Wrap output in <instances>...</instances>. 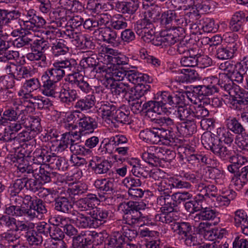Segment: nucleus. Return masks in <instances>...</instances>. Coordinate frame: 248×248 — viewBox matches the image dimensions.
Returning <instances> with one entry per match:
<instances>
[{"label": "nucleus", "instance_id": "nucleus-1", "mask_svg": "<svg viewBox=\"0 0 248 248\" xmlns=\"http://www.w3.org/2000/svg\"><path fill=\"white\" fill-rule=\"evenodd\" d=\"M234 135L225 127L217 129L216 134L204 133L201 137L202 145L220 158L225 160L232 155L230 149L233 142Z\"/></svg>", "mask_w": 248, "mask_h": 248}, {"label": "nucleus", "instance_id": "nucleus-2", "mask_svg": "<svg viewBox=\"0 0 248 248\" xmlns=\"http://www.w3.org/2000/svg\"><path fill=\"white\" fill-rule=\"evenodd\" d=\"M57 62L62 78L66 75V81L71 85L77 86L84 93L89 92L91 87L85 80L84 75L81 73V67L76 60L66 59Z\"/></svg>", "mask_w": 248, "mask_h": 248}, {"label": "nucleus", "instance_id": "nucleus-3", "mask_svg": "<svg viewBox=\"0 0 248 248\" xmlns=\"http://www.w3.org/2000/svg\"><path fill=\"white\" fill-rule=\"evenodd\" d=\"M190 92H176L171 93L167 91L157 93V100H152L154 112L157 114L170 113L172 108L176 107L179 104H184L186 96L189 97Z\"/></svg>", "mask_w": 248, "mask_h": 248}, {"label": "nucleus", "instance_id": "nucleus-4", "mask_svg": "<svg viewBox=\"0 0 248 248\" xmlns=\"http://www.w3.org/2000/svg\"><path fill=\"white\" fill-rule=\"evenodd\" d=\"M99 110L103 121L110 127L116 128L120 124L129 123V112L118 108L112 102H102Z\"/></svg>", "mask_w": 248, "mask_h": 248}, {"label": "nucleus", "instance_id": "nucleus-5", "mask_svg": "<svg viewBox=\"0 0 248 248\" xmlns=\"http://www.w3.org/2000/svg\"><path fill=\"white\" fill-rule=\"evenodd\" d=\"M58 68V62L56 61L42 76L43 87L42 93L46 96L53 97L56 94V84L62 79Z\"/></svg>", "mask_w": 248, "mask_h": 248}, {"label": "nucleus", "instance_id": "nucleus-6", "mask_svg": "<svg viewBox=\"0 0 248 248\" xmlns=\"http://www.w3.org/2000/svg\"><path fill=\"white\" fill-rule=\"evenodd\" d=\"M179 11L168 10L162 14L159 20L160 24L166 27L167 28L176 30L181 32H184V27L188 24L189 19L183 17Z\"/></svg>", "mask_w": 248, "mask_h": 248}, {"label": "nucleus", "instance_id": "nucleus-7", "mask_svg": "<svg viewBox=\"0 0 248 248\" xmlns=\"http://www.w3.org/2000/svg\"><path fill=\"white\" fill-rule=\"evenodd\" d=\"M171 132L169 130L159 129V127H153L140 131V138L143 141L152 144H157L163 140L169 144ZM167 144V143H166Z\"/></svg>", "mask_w": 248, "mask_h": 248}, {"label": "nucleus", "instance_id": "nucleus-8", "mask_svg": "<svg viewBox=\"0 0 248 248\" xmlns=\"http://www.w3.org/2000/svg\"><path fill=\"white\" fill-rule=\"evenodd\" d=\"M104 53H101L102 60L101 61L107 66L110 65L112 67L119 68L124 67L128 64L129 59L124 55L115 54V50L112 48H106Z\"/></svg>", "mask_w": 248, "mask_h": 248}, {"label": "nucleus", "instance_id": "nucleus-9", "mask_svg": "<svg viewBox=\"0 0 248 248\" xmlns=\"http://www.w3.org/2000/svg\"><path fill=\"white\" fill-rule=\"evenodd\" d=\"M21 101H16L14 103V106L18 105L15 108H6L3 112L2 117L0 118V124L4 125L7 121H16L19 119L21 123V118L27 113V107L20 104Z\"/></svg>", "mask_w": 248, "mask_h": 248}, {"label": "nucleus", "instance_id": "nucleus-10", "mask_svg": "<svg viewBox=\"0 0 248 248\" xmlns=\"http://www.w3.org/2000/svg\"><path fill=\"white\" fill-rule=\"evenodd\" d=\"M98 236V233L94 231H82L73 237L72 248H93V239Z\"/></svg>", "mask_w": 248, "mask_h": 248}, {"label": "nucleus", "instance_id": "nucleus-11", "mask_svg": "<svg viewBox=\"0 0 248 248\" xmlns=\"http://www.w3.org/2000/svg\"><path fill=\"white\" fill-rule=\"evenodd\" d=\"M222 80H227V78H221ZM224 81V83H222L223 89L229 94L230 95H233L234 94L243 103V106L248 105V91L244 89L240 88L239 86L234 84L232 81Z\"/></svg>", "mask_w": 248, "mask_h": 248}, {"label": "nucleus", "instance_id": "nucleus-12", "mask_svg": "<svg viewBox=\"0 0 248 248\" xmlns=\"http://www.w3.org/2000/svg\"><path fill=\"white\" fill-rule=\"evenodd\" d=\"M26 188L34 193L39 191V196L47 200L49 196L56 195L58 192L55 190L42 187V182L38 179L25 178Z\"/></svg>", "mask_w": 248, "mask_h": 248}, {"label": "nucleus", "instance_id": "nucleus-13", "mask_svg": "<svg viewBox=\"0 0 248 248\" xmlns=\"http://www.w3.org/2000/svg\"><path fill=\"white\" fill-rule=\"evenodd\" d=\"M89 167L97 175H106L110 173L111 162L98 156H93L90 160Z\"/></svg>", "mask_w": 248, "mask_h": 248}, {"label": "nucleus", "instance_id": "nucleus-14", "mask_svg": "<svg viewBox=\"0 0 248 248\" xmlns=\"http://www.w3.org/2000/svg\"><path fill=\"white\" fill-rule=\"evenodd\" d=\"M114 183L113 180L106 178L95 181L94 186L98 191L99 198L101 197L106 201L114 193Z\"/></svg>", "mask_w": 248, "mask_h": 248}, {"label": "nucleus", "instance_id": "nucleus-15", "mask_svg": "<svg viewBox=\"0 0 248 248\" xmlns=\"http://www.w3.org/2000/svg\"><path fill=\"white\" fill-rule=\"evenodd\" d=\"M99 197L98 193L97 194L88 193L85 197L81 198L78 201V207L81 211H92L97 207L96 206L98 205L100 202L105 201L103 198Z\"/></svg>", "mask_w": 248, "mask_h": 248}, {"label": "nucleus", "instance_id": "nucleus-16", "mask_svg": "<svg viewBox=\"0 0 248 248\" xmlns=\"http://www.w3.org/2000/svg\"><path fill=\"white\" fill-rule=\"evenodd\" d=\"M211 76L205 78L204 80L205 82L210 83L208 85H202L194 86L193 87V92L197 94L200 97H201V99L203 98L204 96L211 95L214 93L219 92V89L216 85L217 82H213L212 79L209 80Z\"/></svg>", "mask_w": 248, "mask_h": 248}, {"label": "nucleus", "instance_id": "nucleus-17", "mask_svg": "<svg viewBox=\"0 0 248 248\" xmlns=\"http://www.w3.org/2000/svg\"><path fill=\"white\" fill-rule=\"evenodd\" d=\"M103 75L107 81H123L125 79L127 69L129 68L126 66L118 68L106 66Z\"/></svg>", "mask_w": 248, "mask_h": 248}, {"label": "nucleus", "instance_id": "nucleus-18", "mask_svg": "<svg viewBox=\"0 0 248 248\" xmlns=\"http://www.w3.org/2000/svg\"><path fill=\"white\" fill-rule=\"evenodd\" d=\"M80 67L82 66L84 68H91V72L96 73L104 74L106 66L101 65L99 63V59L95 54H93L90 57L83 58L80 61Z\"/></svg>", "mask_w": 248, "mask_h": 248}, {"label": "nucleus", "instance_id": "nucleus-19", "mask_svg": "<svg viewBox=\"0 0 248 248\" xmlns=\"http://www.w3.org/2000/svg\"><path fill=\"white\" fill-rule=\"evenodd\" d=\"M87 213L92 217L96 228L106 223L111 214L109 210L97 207Z\"/></svg>", "mask_w": 248, "mask_h": 248}, {"label": "nucleus", "instance_id": "nucleus-20", "mask_svg": "<svg viewBox=\"0 0 248 248\" xmlns=\"http://www.w3.org/2000/svg\"><path fill=\"white\" fill-rule=\"evenodd\" d=\"M40 118L36 116H30L27 113L23 114L21 118V123L24 127L30 131L34 132L35 135L41 131L42 127Z\"/></svg>", "mask_w": 248, "mask_h": 248}, {"label": "nucleus", "instance_id": "nucleus-21", "mask_svg": "<svg viewBox=\"0 0 248 248\" xmlns=\"http://www.w3.org/2000/svg\"><path fill=\"white\" fill-rule=\"evenodd\" d=\"M53 206L55 210L58 212L69 214L71 213L73 208V204L69 199L61 195H58L54 198Z\"/></svg>", "mask_w": 248, "mask_h": 248}, {"label": "nucleus", "instance_id": "nucleus-22", "mask_svg": "<svg viewBox=\"0 0 248 248\" xmlns=\"http://www.w3.org/2000/svg\"><path fill=\"white\" fill-rule=\"evenodd\" d=\"M211 224L208 222H201L197 227L198 232L209 240H213L216 238H221L223 232L221 233L218 230L215 231L211 228Z\"/></svg>", "mask_w": 248, "mask_h": 248}, {"label": "nucleus", "instance_id": "nucleus-23", "mask_svg": "<svg viewBox=\"0 0 248 248\" xmlns=\"http://www.w3.org/2000/svg\"><path fill=\"white\" fill-rule=\"evenodd\" d=\"M174 194L165 195H159L157 198V203L161 206V212H173L174 208L177 206L176 201L174 200Z\"/></svg>", "mask_w": 248, "mask_h": 248}, {"label": "nucleus", "instance_id": "nucleus-24", "mask_svg": "<svg viewBox=\"0 0 248 248\" xmlns=\"http://www.w3.org/2000/svg\"><path fill=\"white\" fill-rule=\"evenodd\" d=\"M245 13L243 11L235 12L229 22V27L233 32H245L244 30Z\"/></svg>", "mask_w": 248, "mask_h": 248}, {"label": "nucleus", "instance_id": "nucleus-25", "mask_svg": "<svg viewBox=\"0 0 248 248\" xmlns=\"http://www.w3.org/2000/svg\"><path fill=\"white\" fill-rule=\"evenodd\" d=\"M143 101L141 99L129 100V104L131 109L134 113L143 112H154L153 101L145 102L143 104Z\"/></svg>", "mask_w": 248, "mask_h": 248}, {"label": "nucleus", "instance_id": "nucleus-26", "mask_svg": "<svg viewBox=\"0 0 248 248\" xmlns=\"http://www.w3.org/2000/svg\"><path fill=\"white\" fill-rule=\"evenodd\" d=\"M99 35L104 42L113 46H117L120 43V38L118 32L109 27L100 28L98 30Z\"/></svg>", "mask_w": 248, "mask_h": 248}, {"label": "nucleus", "instance_id": "nucleus-27", "mask_svg": "<svg viewBox=\"0 0 248 248\" xmlns=\"http://www.w3.org/2000/svg\"><path fill=\"white\" fill-rule=\"evenodd\" d=\"M125 237L122 231H115L107 237V248H123L125 244Z\"/></svg>", "mask_w": 248, "mask_h": 248}, {"label": "nucleus", "instance_id": "nucleus-28", "mask_svg": "<svg viewBox=\"0 0 248 248\" xmlns=\"http://www.w3.org/2000/svg\"><path fill=\"white\" fill-rule=\"evenodd\" d=\"M234 224L237 227H241L242 232L248 236V217L246 212L239 209L234 212Z\"/></svg>", "mask_w": 248, "mask_h": 248}, {"label": "nucleus", "instance_id": "nucleus-29", "mask_svg": "<svg viewBox=\"0 0 248 248\" xmlns=\"http://www.w3.org/2000/svg\"><path fill=\"white\" fill-rule=\"evenodd\" d=\"M171 229L173 232L181 238L192 232L194 230L192 224L185 221L174 222L171 224Z\"/></svg>", "mask_w": 248, "mask_h": 248}, {"label": "nucleus", "instance_id": "nucleus-30", "mask_svg": "<svg viewBox=\"0 0 248 248\" xmlns=\"http://www.w3.org/2000/svg\"><path fill=\"white\" fill-rule=\"evenodd\" d=\"M25 216L30 219H33L35 218H41L43 215L46 214L47 209L42 200L40 199L39 202L31 209H25Z\"/></svg>", "mask_w": 248, "mask_h": 248}, {"label": "nucleus", "instance_id": "nucleus-31", "mask_svg": "<svg viewBox=\"0 0 248 248\" xmlns=\"http://www.w3.org/2000/svg\"><path fill=\"white\" fill-rule=\"evenodd\" d=\"M139 7L138 0H130L128 1H117L115 4V8L118 12L122 14H134Z\"/></svg>", "mask_w": 248, "mask_h": 248}, {"label": "nucleus", "instance_id": "nucleus-32", "mask_svg": "<svg viewBox=\"0 0 248 248\" xmlns=\"http://www.w3.org/2000/svg\"><path fill=\"white\" fill-rule=\"evenodd\" d=\"M12 160L15 163V166L17 168V172L30 174L31 169H32V164H29L24 155L22 154L15 155Z\"/></svg>", "mask_w": 248, "mask_h": 248}, {"label": "nucleus", "instance_id": "nucleus-33", "mask_svg": "<svg viewBox=\"0 0 248 248\" xmlns=\"http://www.w3.org/2000/svg\"><path fill=\"white\" fill-rule=\"evenodd\" d=\"M236 193L232 190H229L223 193L222 195H216L215 198L212 200L214 202L215 207L227 206L232 200H233L236 197Z\"/></svg>", "mask_w": 248, "mask_h": 248}, {"label": "nucleus", "instance_id": "nucleus-34", "mask_svg": "<svg viewBox=\"0 0 248 248\" xmlns=\"http://www.w3.org/2000/svg\"><path fill=\"white\" fill-rule=\"evenodd\" d=\"M95 102V97L94 94H88L80 98L76 102L74 108L79 111H85L93 108Z\"/></svg>", "mask_w": 248, "mask_h": 248}, {"label": "nucleus", "instance_id": "nucleus-35", "mask_svg": "<svg viewBox=\"0 0 248 248\" xmlns=\"http://www.w3.org/2000/svg\"><path fill=\"white\" fill-rule=\"evenodd\" d=\"M21 16V13L18 10H8L5 25H7L12 29L21 28L23 26L20 18Z\"/></svg>", "mask_w": 248, "mask_h": 248}, {"label": "nucleus", "instance_id": "nucleus-36", "mask_svg": "<svg viewBox=\"0 0 248 248\" xmlns=\"http://www.w3.org/2000/svg\"><path fill=\"white\" fill-rule=\"evenodd\" d=\"M78 126L84 133H92L97 127V123L94 118L83 114Z\"/></svg>", "mask_w": 248, "mask_h": 248}, {"label": "nucleus", "instance_id": "nucleus-37", "mask_svg": "<svg viewBox=\"0 0 248 248\" xmlns=\"http://www.w3.org/2000/svg\"><path fill=\"white\" fill-rule=\"evenodd\" d=\"M150 78L147 74L138 72L135 70L127 69L125 80L134 84H142V81L150 82Z\"/></svg>", "mask_w": 248, "mask_h": 248}, {"label": "nucleus", "instance_id": "nucleus-38", "mask_svg": "<svg viewBox=\"0 0 248 248\" xmlns=\"http://www.w3.org/2000/svg\"><path fill=\"white\" fill-rule=\"evenodd\" d=\"M78 91L63 86L60 92L59 98L61 102L67 104L74 102L78 98Z\"/></svg>", "mask_w": 248, "mask_h": 248}, {"label": "nucleus", "instance_id": "nucleus-39", "mask_svg": "<svg viewBox=\"0 0 248 248\" xmlns=\"http://www.w3.org/2000/svg\"><path fill=\"white\" fill-rule=\"evenodd\" d=\"M72 214L76 216L72 220L77 227L81 228H96L91 216H86L78 212L76 214L75 212Z\"/></svg>", "mask_w": 248, "mask_h": 248}, {"label": "nucleus", "instance_id": "nucleus-40", "mask_svg": "<svg viewBox=\"0 0 248 248\" xmlns=\"http://www.w3.org/2000/svg\"><path fill=\"white\" fill-rule=\"evenodd\" d=\"M228 158H230L231 164L228 166L227 169L235 176L236 173L239 172V168H241L247 162V159L241 155H231Z\"/></svg>", "mask_w": 248, "mask_h": 248}, {"label": "nucleus", "instance_id": "nucleus-41", "mask_svg": "<svg viewBox=\"0 0 248 248\" xmlns=\"http://www.w3.org/2000/svg\"><path fill=\"white\" fill-rule=\"evenodd\" d=\"M150 89L148 84H139L130 89L129 88L128 94L129 100L141 99Z\"/></svg>", "mask_w": 248, "mask_h": 248}, {"label": "nucleus", "instance_id": "nucleus-42", "mask_svg": "<svg viewBox=\"0 0 248 248\" xmlns=\"http://www.w3.org/2000/svg\"><path fill=\"white\" fill-rule=\"evenodd\" d=\"M179 104L175 111V114L178 118L181 121H187V120H193V106L184 105Z\"/></svg>", "mask_w": 248, "mask_h": 248}, {"label": "nucleus", "instance_id": "nucleus-43", "mask_svg": "<svg viewBox=\"0 0 248 248\" xmlns=\"http://www.w3.org/2000/svg\"><path fill=\"white\" fill-rule=\"evenodd\" d=\"M154 124L158 125L161 127L159 129H163L164 130H169L171 132L170 135V142L173 140V129L175 128V125L173 120L169 117H161L157 119H154Z\"/></svg>", "mask_w": 248, "mask_h": 248}, {"label": "nucleus", "instance_id": "nucleus-44", "mask_svg": "<svg viewBox=\"0 0 248 248\" xmlns=\"http://www.w3.org/2000/svg\"><path fill=\"white\" fill-rule=\"evenodd\" d=\"M235 65L233 64L230 61H227L226 65V69L225 70V73H220L219 74L218 78L215 76H212L210 78H209V80L212 79L213 82H217L218 85L220 87L221 89H223V86H222V83H224V79L222 80V78H228V81L230 80V77L231 74L234 71L235 69ZM228 81L227 80H225V82Z\"/></svg>", "mask_w": 248, "mask_h": 248}, {"label": "nucleus", "instance_id": "nucleus-45", "mask_svg": "<svg viewBox=\"0 0 248 248\" xmlns=\"http://www.w3.org/2000/svg\"><path fill=\"white\" fill-rule=\"evenodd\" d=\"M226 128L236 134H240L245 132V129L242 124L235 117H229L225 121Z\"/></svg>", "mask_w": 248, "mask_h": 248}, {"label": "nucleus", "instance_id": "nucleus-46", "mask_svg": "<svg viewBox=\"0 0 248 248\" xmlns=\"http://www.w3.org/2000/svg\"><path fill=\"white\" fill-rule=\"evenodd\" d=\"M110 89L113 96L123 98L128 92L129 85L126 83L113 82L110 84Z\"/></svg>", "mask_w": 248, "mask_h": 248}, {"label": "nucleus", "instance_id": "nucleus-47", "mask_svg": "<svg viewBox=\"0 0 248 248\" xmlns=\"http://www.w3.org/2000/svg\"><path fill=\"white\" fill-rule=\"evenodd\" d=\"M0 141L6 143L5 147L9 152L13 153L18 148L15 146V138L6 128L2 132H0Z\"/></svg>", "mask_w": 248, "mask_h": 248}, {"label": "nucleus", "instance_id": "nucleus-48", "mask_svg": "<svg viewBox=\"0 0 248 248\" xmlns=\"http://www.w3.org/2000/svg\"><path fill=\"white\" fill-rule=\"evenodd\" d=\"M36 16L35 11L33 9L25 10L22 14L21 19L23 28L26 30H33V25Z\"/></svg>", "mask_w": 248, "mask_h": 248}, {"label": "nucleus", "instance_id": "nucleus-49", "mask_svg": "<svg viewBox=\"0 0 248 248\" xmlns=\"http://www.w3.org/2000/svg\"><path fill=\"white\" fill-rule=\"evenodd\" d=\"M34 224L29 221L17 220L14 231L26 237L34 228Z\"/></svg>", "mask_w": 248, "mask_h": 248}, {"label": "nucleus", "instance_id": "nucleus-50", "mask_svg": "<svg viewBox=\"0 0 248 248\" xmlns=\"http://www.w3.org/2000/svg\"><path fill=\"white\" fill-rule=\"evenodd\" d=\"M69 50V48L65 44L64 40L59 39L55 43H53L51 51L55 57H59L66 54Z\"/></svg>", "mask_w": 248, "mask_h": 248}, {"label": "nucleus", "instance_id": "nucleus-51", "mask_svg": "<svg viewBox=\"0 0 248 248\" xmlns=\"http://www.w3.org/2000/svg\"><path fill=\"white\" fill-rule=\"evenodd\" d=\"M177 129L184 135H191L196 131V123L194 120H187L181 123L180 126L177 127Z\"/></svg>", "mask_w": 248, "mask_h": 248}, {"label": "nucleus", "instance_id": "nucleus-52", "mask_svg": "<svg viewBox=\"0 0 248 248\" xmlns=\"http://www.w3.org/2000/svg\"><path fill=\"white\" fill-rule=\"evenodd\" d=\"M148 148L152 152V154L157 158L158 161H160V158L167 159V155L173 157L175 155L174 152L165 148L155 146H150Z\"/></svg>", "mask_w": 248, "mask_h": 248}, {"label": "nucleus", "instance_id": "nucleus-53", "mask_svg": "<svg viewBox=\"0 0 248 248\" xmlns=\"http://www.w3.org/2000/svg\"><path fill=\"white\" fill-rule=\"evenodd\" d=\"M48 155V150L44 148H37L33 153L32 163L37 165L46 164V159Z\"/></svg>", "mask_w": 248, "mask_h": 248}, {"label": "nucleus", "instance_id": "nucleus-54", "mask_svg": "<svg viewBox=\"0 0 248 248\" xmlns=\"http://www.w3.org/2000/svg\"><path fill=\"white\" fill-rule=\"evenodd\" d=\"M223 37L227 44L226 46L236 52L239 47L238 34L233 32H226L223 35Z\"/></svg>", "mask_w": 248, "mask_h": 248}, {"label": "nucleus", "instance_id": "nucleus-55", "mask_svg": "<svg viewBox=\"0 0 248 248\" xmlns=\"http://www.w3.org/2000/svg\"><path fill=\"white\" fill-rule=\"evenodd\" d=\"M216 57L219 60H227L232 58L235 51L229 48V47L223 46H216Z\"/></svg>", "mask_w": 248, "mask_h": 248}, {"label": "nucleus", "instance_id": "nucleus-56", "mask_svg": "<svg viewBox=\"0 0 248 248\" xmlns=\"http://www.w3.org/2000/svg\"><path fill=\"white\" fill-rule=\"evenodd\" d=\"M25 208L17 205H5L4 213L12 217H20L25 216Z\"/></svg>", "mask_w": 248, "mask_h": 248}, {"label": "nucleus", "instance_id": "nucleus-57", "mask_svg": "<svg viewBox=\"0 0 248 248\" xmlns=\"http://www.w3.org/2000/svg\"><path fill=\"white\" fill-rule=\"evenodd\" d=\"M9 43L8 42L7 46L3 47L0 49V62H6L11 60H16L19 57V52L9 49Z\"/></svg>", "mask_w": 248, "mask_h": 248}, {"label": "nucleus", "instance_id": "nucleus-58", "mask_svg": "<svg viewBox=\"0 0 248 248\" xmlns=\"http://www.w3.org/2000/svg\"><path fill=\"white\" fill-rule=\"evenodd\" d=\"M198 49L189 52L188 54L185 55L181 59V64L186 67H194L197 65L196 61L198 55Z\"/></svg>", "mask_w": 248, "mask_h": 248}, {"label": "nucleus", "instance_id": "nucleus-59", "mask_svg": "<svg viewBox=\"0 0 248 248\" xmlns=\"http://www.w3.org/2000/svg\"><path fill=\"white\" fill-rule=\"evenodd\" d=\"M248 173V165L239 168V172L236 173L235 177L237 179L235 184L239 188H241L248 182L247 174Z\"/></svg>", "mask_w": 248, "mask_h": 248}, {"label": "nucleus", "instance_id": "nucleus-60", "mask_svg": "<svg viewBox=\"0 0 248 248\" xmlns=\"http://www.w3.org/2000/svg\"><path fill=\"white\" fill-rule=\"evenodd\" d=\"M172 179L162 180L158 184L157 189L160 192L159 195L171 194L174 188Z\"/></svg>", "mask_w": 248, "mask_h": 248}, {"label": "nucleus", "instance_id": "nucleus-61", "mask_svg": "<svg viewBox=\"0 0 248 248\" xmlns=\"http://www.w3.org/2000/svg\"><path fill=\"white\" fill-rule=\"evenodd\" d=\"M203 220H214L216 224L219 221V214L209 207H205L200 211Z\"/></svg>", "mask_w": 248, "mask_h": 248}, {"label": "nucleus", "instance_id": "nucleus-62", "mask_svg": "<svg viewBox=\"0 0 248 248\" xmlns=\"http://www.w3.org/2000/svg\"><path fill=\"white\" fill-rule=\"evenodd\" d=\"M208 169L206 172L208 174L210 179L214 180L216 184L221 185L223 183L224 176L220 170L215 167H208Z\"/></svg>", "mask_w": 248, "mask_h": 248}, {"label": "nucleus", "instance_id": "nucleus-63", "mask_svg": "<svg viewBox=\"0 0 248 248\" xmlns=\"http://www.w3.org/2000/svg\"><path fill=\"white\" fill-rule=\"evenodd\" d=\"M152 13L148 11L144 13V18L142 19L139 20L136 22V25L135 27V30L137 33V31H140L145 28L148 27L149 24H152Z\"/></svg>", "mask_w": 248, "mask_h": 248}, {"label": "nucleus", "instance_id": "nucleus-64", "mask_svg": "<svg viewBox=\"0 0 248 248\" xmlns=\"http://www.w3.org/2000/svg\"><path fill=\"white\" fill-rule=\"evenodd\" d=\"M16 78L11 76H0V90L14 89Z\"/></svg>", "mask_w": 248, "mask_h": 248}]
</instances>
